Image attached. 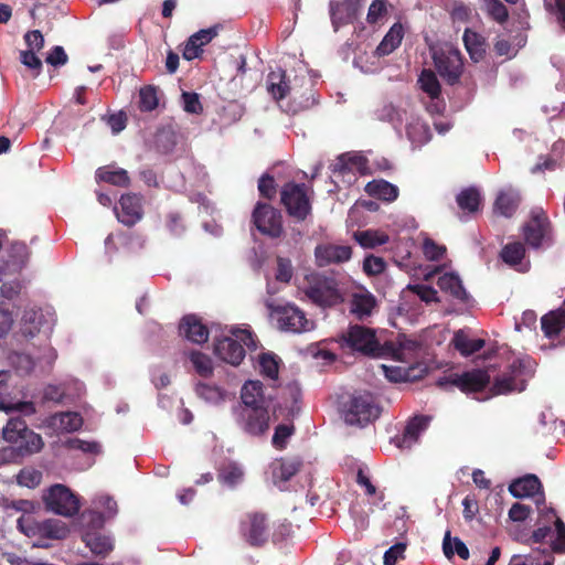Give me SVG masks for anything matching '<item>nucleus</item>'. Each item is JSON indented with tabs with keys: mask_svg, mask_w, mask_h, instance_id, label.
Returning <instances> with one entry per match:
<instances>
[{
	"mask_svg": "<svg viewBox=\"0 0 565 565\" xmlns=\"http://www.w3.org/2000/svg\"><path fill=\"white\" fill-rule=\"evenodd\" d=\"M301 290L312 303L322 308L338 306L345 299V292L339 281L322 274L306 275Z\"/></svg>",
	"mask_w": 565,
	"mask_h": 565,
	"instance_id": "nucleus-1",
	"label": "nucleus"
},
{
	"mask_svg": "<svg viewBox=\"0 0 565 565\" xmlns=\"http://www.w3.org/2000/svg\"><path fill=\"white\" fill-rule=\"evenodd\" d=\"M214 344V353L224 362L238 365L245 356L244 345L256 348L252 333L246 329L232 328Z\"/></svg>",
	"mask_w": 565,
	"mask_h": 565,
	"instance_id": "nucleus-2",
	"label": "nucleus"
},
{
	"mask_svg": "<svg viewBox=\"0 0 565 565\" xmlns=\"http://www.w3.org/2000/svg\"><path fill=\"white\" fill-rule=\"evenodd\" d=\"M380 117L391 121L396 129L405 121L407 138L415 147H420L430 139L429 127L418 116L406 109L387 105L382 109Z\"/></svg>",
	"mask_w": 565,
	"mask_h": 565,
	"instance_id": "nucleus-3",
	"label": "nucleus"
},
{
	"mask_svg": "<svg viewBox=\"0 0 565 565\" xmlns=\"http://www.w3.org/2000/svg\"><path fill=\"white\" fill-rule=\"evenodd\" d=\"M18 529L29 537L38 539L35 546L45 547L41 540H63L68 535L67 525L61 520L49 519L38 522L31 514L18 519Z\"/></svg>",
	"mask_w": 565,
	"mask_h": 565,
	"instance_id": "nucleus-4",
	"label": "nucleus"
},
{
	"mask_svg": "<svg viewBox=\"0 0 565 565\" xmlns=\"http://www.w3.org/2000/svg\"><path fill=\"white\" fill-rule=\"evenodd\" d=\"M342 414L347 424L363 426L379 417L380 407L372 394L360 392L351 396Z\"/></svg>",
	"mask_w": 565,
	"mask_h": 565,
	"instance_id": "nucleus-5",
	"label": "nucleus"
},
{
	"mask_svg": "<svg viewBox=\"0 0 565 565\" xmlns=\"http://www.w3.org/2000/svg\"><path fill=\"white\" fill-rule=\"evenodd\" d=\"M435 66L449 84H455L461 76L463 63L458 49L445 43L431 49Z\"/></svg>",
	"mask_w": 565,
	"mask_h": 565,
	"instance_id": "nucleus-6",
	"label": "nucleus"
},
{
	"mask_svg": "<svg viewBox=\"0 0 565 565\" xmlns=\"http://www.w3.org/2000/svg\"><path fill=\"white\" fill-rule=\"evenodd\" d=\"M343 343L350 349L364 355L381 356L384 355V347L375 334V331L364 326H350L342 335Z\"/></svg>",
	"mask_w": 565,
	"mask_h": 565,
	"instance_id": "nucleus-7",
	"label": "nucleus"
},
{
	"mask_svg": "<svg viewBox=\"0 0 565 565\" xmlns=\"http://www.w3.org/2000/svg\"><path fill=\"white\" fill-rule=\"evenodd\" d=\"M277 328L285 332L303 333L315 329V321L307 318L303 310L296 305H285L273 309Z\"/></svg>",
	"mask_w": 565,
	"mask_h": 565,
	"instance_id": "nucleus-8",
	"label": "nucleus"
},
{
	"mask_svg": "<svg viewBox=\"0 0 565 565\" xmlns=\"http://www.w3.org/2000/svg\"><path fill=\"white\" fill-rule=\"evenodd\" d=\"M43 500L49 511L63 516H73L81 508L77 495L60 483L50 487L43 494Z\"/></svg>",
	"mask_w": 565,
	"mask_h": 565,
	"instance_id": "nucleus-9",
	"label": "nucleus"
},
{
	"mask_svg": "<svg viewBox=\"0 0 565 565\" xmlns=\"http://www.w3.org/2000/svg\"><path fill=\"white\" fill-rule=\"evenodd\" d=\"M511 375L499 377L493 385V394H505L522 391L524 383L534 371V362L530 358L518 359L511 364Z\"/></svg>",
	"mask_w": 565,
	"mask_h": 565,
	"instance_id": "nucleus-10",
	"label": "nucleus"
},
{
	"mask_svg": "<svg viewBox=\"0 0 565 565\" xmlns=\"http://www.w3.org/2000/svg\"><path fill=\"white\" fill-rule=\"evenodd\" d=\"M281 202L289 215L298 220H305L311 209L305 186L295 183H288L282 188Z\"/></svg>",
	"mask_w": 565,
	"mask_h": 565,
	"instance_id": "nucleus-11",
	"label": "nucleus"
},
{
	"mask_svg": "<svg viewBox=\"0 0 565 565\" xmlns=\"http://www.w3.org/2000/svg\"><path fill=\"white\" fill-rule=\"evenodd\" d=\"M253 223L264 235L279 237L282 233L281 215L268 204L257 203L253 212Z\"/></svg>",
	"mask_w": 565,
	"mask_h": 565,
	"instance_id": "nucleus-12",
	"label": "nucleus"
},
{
	"mask_svg": "<svg viewBox=\"0 0 565 565\" xmlns=\"http://www.w3.org/2000/svg\"><path fill=\"white\" fill-rule=\"evenodd\" d=\"M490 382V375L484 370H472L462 374H450L438 381L439 386L451 384L465 393L479 392Z\"/></svg>",
	"mask_w": 565,
	"mask_h": 565,
	"instance_id": "nucleus-13",
	"label": "nucleus"
},
{
	"mask_svg": "<svg viewBox=\"0 0 565 565\" xmlns=\"http://www.w3.org/2000/svg\"><path fill=\"white\" fill-rule=\"evenodd\" d=\"M270 414L267 407L242 408L238 424L242 429L253 436L265 434L269 428Z\"/></svg>",
	"mask_w": 565,
	"mask_h": 565,
	"instance_id": "nucleus-14",
	"label": "nucleus"
},
{
	"mask_svg": "<svg viewBox=\"0 0 565 565\" xmlns=\"http://www.w3.org/2000/svg\"><path fill=\"white\" fill-rule=\"evenodd\" d=\"M352 250L348 245L333 243H321L315 248V262L318 267H326L332 264H342L351 258Z\"/></svg>",
	"mask_w": 565,
	"mask_h": 565,
	"instance_id": "nucleus-15",
	"label": "nucleus"
},
{
	"mask_svg": "<svg viewBox=\"0 0 565 565\" xmlns=\"http://www.w3.org/2000/svg\"><path fill=\"white\" fill-rule=\"evenodd\" d=\"M221 29V24H215L192 34L185 43L183 57L188 61L196 58L202 53V46L209 44L216 38Z\"/></svg>",
	"mask_w": 565,
	"mask_h": 565,
	"instance_id": "nucleus-16",
	"label": "nucleus"
},
{
	"mask_svg": "<svg viewBox=\"0 0 565 565\" xmlns=\"http://www.w3.org/2000/svg\"><path fill=\"white\" fill-rule=\"evenodd\" d=\"M299 468L300 461L296 458L275 459L269 466L274 484L284 490L285 483L298 472Z\"/></svg>",
	"mask_w": 565,
	"mask_h": 565,
	"instance_id": "nucleus-17",
	"label": "nucleus"
},
{
	"mask_svg": "<svg viewBox=\"0 0 565 565\" xmlns=\"http://www.w3.org/2000/svg\"><path fill=\"white\" fill-rule=\"evenodd\" d=\"M509 491L514 498L521 499L539 494V498L536 499L537 504L544 501L541 481L534 475H526L522 478L514 480L509 486Z\"/></svg>",
	"mask_w": 565,
	"mask_h": 565,
	"instance_id": "nucleus-18",
	"label": "nucleus"
},
{
	"mask_svg": "<svg viewBox=\"0 0 565 565\" xmlns=\"http://www.w3.org/2000/svg\"><path fill=\"white\" fill-rule=\"evenodd\" d=\"M375 308L376 299L367 289L360 287L351 294L350 312L358 319L370 317Z\"/></svg>",
	"mask_w": 565,
	"mask_h": 565,
	"instance_id": "nucleus-19",
	"label": "nucleus"
},
{
	"mask_svg": "<svg viewBox=\"0 0 565 565\" xmlns=\"http://www.w3.org/2000/svg\"><path fill=\"white\" fill-rule=\"evenodd\" d=\"M83 425L82 416L76 412H63L54 414L44 420V426L56 434L72 433Z\"/></svg>",
	"mask_w": 565,
	"mask_h": 565,
	"instance_id": "nucleus-20",
	"label": "nucleus"
},
{
	"mask_svg": "<svg viewBox=\"0 0 565 565\" xmlns=\"http://www.w3.org/2000/svg\"><path fill=\"white\" fill-rule=\"evenodd\" d=\"M119 204L120 209L115 211L120 223L131 226L141 218V199L138 195H122Z\"/></svg>",
	"mask_w": 565,
	"mask_h": 565,
	"instance_id": "nucleus-21",
	"label": "nucleus"
},
{
	"mask_svg": "<svg viewBox=\"0 0 565 565\" xmlns=\"http://www.w3.org/2000/svg\"><path fill=\"white\" fill-rule=\"evenodd\" d=\"M547 218L543 212H533L531 221L524 226V237L527 244L540 247L547 233Z\"/></svg>",
	"mask_w": 565,
	"mask_h": 565,
	"instance_id": "nucleus-22",
	"label": "nucleus"
},
{
	"mask_svg": "<svg viewBox=\"0 0 565 565\" xmlns=\"http://www.w3.org/2000/svg\"><path fill=\"white\" fill-rule=\"evenodd\" d=\"M180 333L194 343H203L209 338V331L200 319L193 315L185 316L180 323Z\"/></svg>",
	"mask_w": 565,
	"mask_h": 565,
	"instance_id": "nucleus-23",
	"label": "nucleus"
},
{
	"mask_svg": "<svg viewBox=\"0 0 565 565\" xmlns=\"http://www.w3.org/2000/svg\"><path fill=\"white\" fill-rule=\"evenodd\" d=\"M429 424V417L415 416L405 426L402 437L398 439V447L411 448L417 443L422 433H424Z\"/></svg>",
	"mask_w": 565,
	"mask_h": 565,
	"instance_id": "nucleus-24",
	"label": "nucleus"
},
{
	"mask_svg": "<svg viewBox=\"0 0 565 565\" xmlns=\"http://www.w3.org/2000/svg\"><path fill=\"white\" fill-rule=\"evenodd\" d=\"M241 398L243 402L242 408L268 406L263 392V384L259 381H247L242 387Z\"/></svg>",
	"mask_w": 565,
	"mask_h": 565,
	"instance_id": "nucleus-25",
	"label": "nucleus"
},
{
	"mask_svg": "<svg viewBox=\"0 0 565 565\" xmlns=\"http://www.w3.org/2000/svg\"><path fill=\"white\" fill-rule=\"evenodd\" d=\"M418 349L419 344L416 341L404 339L398 342V347H384V354L387 352L396 361L409 364L416 360V352Z\"/></svg>",
	"mask_w": 565,
	"mask_h": 565,
	"instance_id": "nucleus-26",
	"label": "nucleus"
},
{
	"mask_svg": "<svg viewBox=\"0 0 565 565\" xmlns=\"http://www.w3.org/2000/svg\"><path fill=\"white\" fill-rule=\"evenodd\" d=\"M243 532L252 545H258L265 542L267 537L265 516L255 514L248 522L243 524Z\"/></svg>",
	"mask_w": 565,
	"mask_h": 565,
	"instance_id": "nucleus-27",
	"label": "nucleus"
},
{
	"mask_svg": "<svg viewBox=\"0 0 565 565\" xmlns=\"http://www.w3.org/2000/svg\"><path fill=\"white\" fill-rule=\"evenodd\" d=\"M404 38V29L401 23L391 26L381 43L377 45L375 53L377 56H385L394 52Z\"/></svg>",
	"mask_w": 565,
	"mask_h": 565,
	"instance_id": "nucleus-28",
	"label": "nucleus"
},
{
	"mask_svg": "<svg viewBox=\"0 0 565 565\" xmlns=\"http://www.w3.org/2000/svg\"><path fill=\"white\" fill-rule=\"evenodd\" d=\"M520 203V195L513 189L501 191L494 203V212L505 217H510L515 212Z\"/></svg>",
	"mask_w": 565,
	"mask_h": 565,
	"instance_id": "nucleus-29",
	"label": "nucleus"
},
{
	"mask_svg": "<svg viewBox=\"0 0 565 565\" xmlns=\"http://www.w3.org/2000/svg\"><path fill=\"white\" fill-rule=\"evenodd\" d=\"M93 514H97V525L102 526L108 519L117 514V502L109 495L100 494L93 501Z\"/></svg>",
	"mask_w": 565,
	"mask_h": 565,
	"instance_id": "nucleus-30",
	"label": "nucleus"
},
{
	"mask_svg": "<svg viewBox=\"0 0 565 565\" xmlns=\"http://www.w3.org/2000/svg\"><path fill=\"white\" fill-rule=\"evenodd\" d=\"M267 89L277 100L285 98L288 95L290 87L286 81V73L284 70L278 68L268 74Z\"/></svg>",
	"mask_w": 565,
	"mask_h": 565,
	"instance_id": "nucleus-31",
	"label": "nucleus"
},
{
	"mask_svg": "<svg viewBox=\"0 0 565 565\" xmlns=\"http://www.w3.org/2000/svg\"><path fill=\"white\" fill-rule=\"evenodd\" d=\"M451 343L465 356L478 352L484 345L482 339H471L465 330L455 332Z\"/></svg>",
	"mask_w": 565,
	"mask_h": 565,
	"instance_id": "nucleus-32",
	"label": "nucleus"
},
{
	"mask_svg": "<svg viewBox=\"0 0 565 565\" xmlns=\"http://www.w3.org/2000/svg\"><path fill=\"white\" fill-rule=\"evenodd\" d=\"M365 191L369 195L392 202L398 196L397 186L385 180H374L365 185Z\"/></svg>",
	"mask_w": 565,
	"mask_h": 565,
	"instance_id": "nucleus-33",
	"label": "nucleus"
},
{
	"mask_svg": "<svg viewBox=\"0 0 565 565\" xmlns=\"http://www.w3.org/2000/svg\"><path fill=\"white\" fill-rule=\"evenodd\" d=\"M437 284L443 291L449 292L456 299L465 300L467 298L461 279L455 273H445L438 278Z\"/></svg>",
	"mask_w": 565,
	"mask_h": 565,
	"instance_id": "nucleus-34",
	"label": "nucleus"
},
{
	"mask_svg": "<svg viewBox=\"0 0 565 565\" xmlns=\"http://www.w3.org/2000/svg\"><path fill=\"white\" fill-rule=\"evenodd\" d=\"M83 541L92 553L96 555L107 554L114 547L113 540L109 536L102 535L97 532H85Z\"/></svg>",
	"mask_w": 565,
	"mask_h": 565,
	"instance_id": "nucleus-35",
	"label": "nucleus"
},
{
	"mask_svg": "<svg viewBox=\"0 0 565 565\" xmlns=\"http://www.w3.org/2000/svg\"><path fill=\"white\" fill-rule=\"evenodd\" d=\"M541 324L546 337L557 335L565 329V310L552 311L545 315L541 320Z\"/></svg>",
	"mask_w": 565,
	"mask_h": 565,
	"instance_id": "nucleus-36",
	"label": "nucleus"
},
{
	"mask_svg": "<svg viewBox=\"0 0 565 565\" xmlns=\"http://www.w3.org/2000/svg\"><path fill=\"white\" fill-rule=\"evenodd\" d=\"M97 181H104L114 185L126 186L129 177L126 170L114 167H103L96 171Z\"/></svg>",
	"mask_w": 565,
	"mask_h": 565,
	"instance_id": "nucleus-37",
	"label": "nucleus"
},
{
	"mask_svg": "<svg viewBox=\"0 0 565 565\" xmlns=\"http://www.w3.org/2000/svg\"><path fill=\"white\" fill-rule=\"evenodd\" d=\"M463 43L471 60L478 62L486 52L484 40L476 32L467 29L463 33Z\"/></svg>",
	"mask_w": 565,
	"mask_h": 565,
	"instance_id": "nucleus-38",
	"label": "nucleus"
},
{
	"mask_svg": "<svg viewBox=\"0 0 565 565\" xmlns=\"http://www.w3.org/2000/svg\"><path fill=\"white\" fill-rule=\"evenodd\" d=\"M546 518L548 521H553L554 532L552 540V548L554 552L565 553V524L556 516L554 510H546Z\"/></svg>",
	"mask_w": 565,
	"mask_h": 565,
	"instance_id": "nucleus-39",
	"label": "nucleus"
},
{
	"mask_svg": "<svg viewBox=\"0 0 565 565\" xmlns=\"http://www.w3.org/2000/svg\"><path fill=\"white\" fill-rule=\"evenodd\" d=\"M25 422L21 418H11L2 429V437L6 441L17 445L28 431Z\"/></svg>",
	"mask_w": 565,
	"mask_h": 565,
	"instance_id": "nucleus-40",
	"label": "nucleus"
},
{
	"mask_svg": "<svg viewBox=\"0 0 565 565\" xmlns=\"http://www.w3.org/2000/svg\"><path fill=\"white\" fill-rule=\"evenodd\" d=\"M354 238L364 248H374L388 242L385 233L374 230L356 232Z\"/></svg>",
	"mask_w": 565,
	"mask_h": 565,
	"instance_id": "nucleus-41",
	"label": "nucleus"
},
{
	"mask_svg": "<svg viewBox=\"0 0 565 565\" xmlns=\"http://www.w3.org/2000/svg\"><path fill=\"white\" fill-rule=\"evenodd\" d=\"M443 551L447 558H451L456 553L462 559L469 558V550L459 537H450V532H446L443 541Z\"/></svg>",
	"mask_w": 565,
	"mask_h": 565,
	"instance_id": "nucleus-42",
	"label": "nucleus"
},
{
	"mask_svg": "<svg viewBox=\"0 0 565 565\" xmlns=\"http://www.w3.org/2000/svg\"><path fill=\"white\" fill-rule=\"evenodd\" d=\"M339 170L342 172H359L364 174L367 170L366 160L360 154H343L339 158Z\"/></svg>",
	"mask_w": 565,
	"mask_h": 565,
	"instance_id": "nucleus-43",
	"label": "nucleus"
},
{
	"mask_svg": "<svg viewBox=\"0 0 565 565\" xmlns=\"http://www.w3.org/2000/svg\"><path fill=\"white\" fill-rule=\"evenodd\" d=\"M524 246L521 243H512L504 246V248L501 252V257L504 263L509 264L510 266L516 267L519 270H525L526 267L522 266L521 260L524 257Z\"/></svg>",
	"mask_w": 565,
	"mask_h": 565,
	"instance_id": "nucleus-44",
	"label": "nucleus"
},
{
	"mask_svg": "<svg viewBox=\"0 0 565 565\" xmlns=\"http://www.w3.org/2000/svg\"><path fill=\"white\" fill-rule=\"evenodd\" d=\"M11 259L7 260L4 271L15 273L22 268L29 257L28 247L24 243H15L12 245Z\"/></svg>",
	"mask_w": 565,
	"mask_h": 565,
	"instance_id": "nucleus-45",
	"label": "nucleus"
},
{
	"mask_svg": "<svg viewBox=\"0 0 565 565\" xmlns=\"http://www.w3.org/2000/svg\"><path fill=\"white\" fill-rule=\"evenodd\" d=\"M331 21L337 31L341 25L348 23L352 18V9L349 3L333 2L330 3Z\"/></svg>",
	"mask_w": 565,
	"mask_h": 565,
	"instance_id": "nucleus-46",
	"label": "nucleus"
},
{
	"mask_svg": "<svg viewBox=\"0 0 565 565\" xmlns=\"http://www.w3.org/2000/svg\"><path fill=\"white\" fill-rule=\"evenodd\" d=\"M43 445L42 437L33 430L28 429L15 446L22 454H34L39 452L43 448Z\"/></svg>",
	"mask_w": 565,
	"mask_h": 565,
	"instance_id": "nucleus-47",
	"label": "nucleus"
},
{
	"mask_svg": "<svg viewBox=\"0 0 565 565\" xmlns=\"http://www.w3.org/2000/svg\"><path fill=\"white\" fill-rule=\"evenodd\" d=\"M259 371L270 380H277L279 373V360L273 353H263L258 358Z\"/></svg>",
	"mask_w": 565,
	"mask_h": 565,
	"instance_id": "nucleus-48",
	"label": "nucleus"
},
{
	"mask_svg": "<svg viewBox=\"0 0 565 565\" xmlns=\"http://www.w3.org/2000/svg\"><path fill=\"white\" fill-rule=\"evenodd\" d=\"M480 202L479 191L472 188L461 191L457 196V203L460 209L469 212H476L479 209Z\"/></svg>",
	"mask_w": 565,
	"mask_h": 565,
	"instance_id": "nucleus-49",
	"label": "nucleus"
},
{
	"mask_svg": "<svg viewBox=\"0 0 565 565\" xmlns=\"http://www.w3.org/2000/svg\"><path fill=\"white\" fill-rule=\"evenodd\" d=\"M418 83L423 92H425L429 98H436L437 96H440L439 82L431 71L424 70L418 78Z\"/></svg>",
	"mask_w": 565,
	"mask_h": 565,
	"instance_id": "nucleus-50",
	"label": "nucleus"
},
{
	"mask_svg": "<svg viewBox=\"0 0 565 565\" xmlns=\"http://www.w3.org/2000/svg\"><path fill=\"white\" fill-rule=\"evenodd\" d=\"M196 394L206 403L214 405L220 404L226 397V393L223 392L220 387L207 384H199L196 386Z\"/></svg>",
	"mask_w": 565,
	"mask_h": 565,
	"instance_id": "nucleus-51",
	"label": "nucleus"
},
{
	"mask_svg": "<svg viewBox=\"0 0 565 565\" xmlns=\"http://www.w3.org/2000/svg\"><path fill=\"white\" fill-rule=\"evenodd\" d=\"M190 360L195 369L196 373L201 376H210L213 372L212 360L209 355L193 351L190 354Z\"/></svg>",
	"mask_w": 565,
	"mask_h": 565,
	"instance_id": "nucleus-52",
	"label": "nucleus"
},
{
	"mask_svg": "<svg viewBox=\"0 0 565 565\" xmlns=\"http://www.w3.org/2000/svg\"><path fill=\"white\" fill-rule=\"evenodd\" d=\"M422 250L426 259L439 260L446 254V247L425 236L422 243Z\"/></svg>",
	"mask_w": 565,
	"mask_h": 565,
	"instance_id": "nucleus-53",
	"label": "nucleus"
},
{
	"mask_svg": "<svg viewBox=\"0 0 565 565\" xmlns=\"http://www.w3.org/2000/svg\"><path fill=\"white\" fill-rule=\"evenodd\" d=\"M244 471L237 463H230L223 468L220 479L227 486L234 487L243 480Z\"/></svg>",
	"mask_w": 565,
	"mask_h": 565,
	"instance_id": "nucleus-54",
	"label": "nucleus"
},
{
	"mask_svg": "<svg viewBox=\"0 0 565 565\" xmlns=\"http://www.w3.org/2000/svg\"><path fill=\"white\" fill-rule=\"evenodd\" d=\"M42 473L34 468H23L17 476L20 486L33 489L41 483Z\"/></svg>",
	"mask_w": 565,
	"mask_h": 565,
	"instance_id": "nucleus-55",
	"label": "nucleus"
},
{
	"mask_svg": "<svg viewBox=\"0 0 565 565\" xmlns=\"http://www.w3.org/2000/svg\"><path fill=\"white\" fill-rule=\"evenodd\" d=\"M0 411L7 414L18 412L24 415H32L35 413V407L32 402H11L0 398Z\"/></svg>",
	"mask_w": 565,
	"mask_h": 565,
	"instance_id": "nucleus-56",
	"label": "nucleus"
},
{
	"mask_svg": "<svg viewBox=\"0 0 565 565\" xmlns=\"http://www.w3.org/2000/svg\"><path fill=\"white\" fill-rule=\"evenodd\" d=\"M386 14L387 8L385 1L374 0L369 8L366 20L370 24H381Z\"/></svg>",
	"mask_w": 565,
	"mask_h": 565,
	"instance_id": "nucleus-57",
	"label": "nucleus"
},
{
	"mask_svg": "<svg viewBox=\"0 0 565 565\" xmlns=\"http://www.w3.org/2000/svg\"><path fill=\"white\" fill-rule=\"evenodd\" d=\"M381 369L385 377L391 382H407L411 379L409 369L405 366H388L381 364Z\"/></svg>",
	"mask_w": 565,
	"mask_h": 565,
	"instance_id": "nucleus-58",
	"label": "nucleus"
},
{
	"mask_svg": "<svg viewBox=\"0 0 565 565\" xmlns=\"http://www.w3.org/2000/svg\"><path fill=\"white\" fill-rule=\"evenodd\" d=\"M66 446L70 449L79 450L85 454L96 455L100 452V445L96 441H86L78 438H72L67 440Z\"/></svg>",
	"mask_w": 565,
	"mask_h": 565,
	"instance_id": "nucleus-59",
	"label": "nucleus"
},
{
	"mask_svg": "<svg viewBox=\"0 0 565 565\" xmlns=\"http://www.w3.org/2000/svg\"><path fill=\"white\" fill-rule=\"evenodd\" d=\"M140 108L146 111L153 110L158 106V98L156 89L152 87H145L140 89Z\"/></svg>",
	"mask_w": 565,
	"mask_h": 565,
	"instance_id": "nucleus-60",
	"label": "nucleus"
},
{
	"mask_svg": "<svg viewBox=\"0 0 565 565\" xmlns=\"http://www.w3.org/2000/svg\"><path fill=\"white\" fill-rule=\"evenodd\" d=\"M487 12L498 22L502 23L508 18L505 6L499 0H486Z\"/></svg>",
	"mask_w": 565,
	"mask_h": 565,
	"instance_id": "nucleus-61",
	"label": "nucleus"
},
{
	"mask_svg": "<svg viewBox=\"0 0 565 565\" xmlns=\"http://www.w3.org/2000/svg\"><path fill=\"white\" fill-rule=\"evenodd\" d=\"M182 105L183 109L190 114H200L202 111V105L196 93H182Z\"/></svg>",
	"mask_w": 565,
	"mask_h": 565,
	"instance_id": "nucleus-62",
	"label": "nucleus"
},
{
	"mask_svg": "<svg viewBox=\"0 0 565 565\" xmlns=\"http://www.w3.org/2000/svg\"><path fill=\"white\" fill-rule=\"evenodd\" d=\"M12 364L22 373H29L35 367V361L26 353L14 354L12 356Z\"/></svg>",
	"mask_w": 565,
	"mask_h": 565,
	"instance_id": "nucleus-63",
	"label": "nucleus"
},
{
	"mask_svg": "<svg viewBox=\"0 0 565 565\" xmlns=\"http://www.w3.org/2000/svg\"><path fill=\"white\" fill-rule=\"evenodd\" d=\"M292 265L287 258L279 257L277 259L276 279L281 282H289L292 277Z\"/></svg>",
	"mask_w": 565,
	"mask_h": 565,
	"instance_id": "nucleus-64",
	"label": "nucleus"
}]
</instances>
